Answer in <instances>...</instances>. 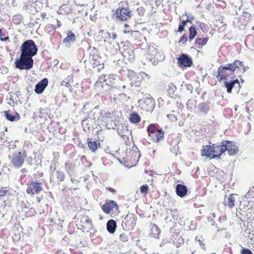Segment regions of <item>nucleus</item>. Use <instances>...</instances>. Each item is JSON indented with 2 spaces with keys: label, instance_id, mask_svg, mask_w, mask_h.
Wrapping results in <instances>:
<instances>
[{
  "label": "nucleus",
  "instance_id": "17",
  "mask_svg": "<svg viewBox=\"0 0 254 254\" xmlns=\"http://www.w3.org/2000/svg\"><path fill=\"white\" fill-rule=\"evenodd\" d=\"M217 72L218 73L216 75V77L219 82L223 79H227L229 75L233 74L229 70L226 69L225 67L223 65H220L218 67Z\"/></svg>",
  "mask_w": 254,
  "mask_h": 254
},
{
  "label": "nucleus",
  "instance_id": "49",
  "mask_svg": "<svg viewBox=\"0 0 254 254\" xmlns=\"http://www.w3.org/2000/svg\"><path fill=\"white\" fill-rule=\"evenodd\" d=\"M136 11L139 15L142 16L144 14L145 8L143 6H140L137 8Z\"/></svg>",
  "mask_w": 254,
  "mask_h": 254
},
{
  "label": "nucleus",
  "instance_id": "38",
  "mask_svg": "<svg viewBox=\"0 0 254 254\" xmlns=\"http://www.w3.org/2000/svg\"><path fill=\"white\" fill-rule=\"evenodd\" d=\"M189 40L191 41L197 34V31L194 26H191L189 28Z\"/></svg>",
  "mask_w": 254,
  "mask_h": 254
},
{
  "label": "nucleus",
  "instance_id": "60",
  "mask_svg": "<svg viewBox=\"0 0 254 254\" xmlns=\"http://www.w3.org/2000/svg\"><path fill=\"white\" fill-rule=\"evenodd\" d=\"M187 89L190 91V93L192 92L193 86L191 84H188L186 86Z\"/></svg>",
  "mask_w": 254,
  "mask_h": 254
},
{
  "label": "nucleus",
  "instance_id": "47",
  "mask_svg": "<svg viewBox=\"0 0 254 254\" xmlns=\"http://www.w3.org/2000/svg\"><path fill=\"white\" fill-rule=\"evenodd\" d=\"M120 239L123 242H126L128 239V235L126 233H122L120 236Z\"/></svg>",
  "mask_w": 254,
  "mask_h": 254
},
{
  "label": "nucleus",
  "instance_id": "18",
  "mask_svg": "<svg viewBox=\"0 0 254 254\" xmlns=\"http://www.w3.org/2000/svg\"><path fill=\"white\" fill-rule=\"evenodd\" d=\"M103 211L107 213L110 214L111 211L116 212L118 209V206L116 201L113 200H110L108 202L103 205L102 207Z\"/></svg>",
  "mask_w": 254,
  "mask_h": 254
},
{
  "label": "nucleus",
  "instance_id": "7",
  "mask_svg": "<svg viewBox=\"0 0 254 254\" xmlns=\"http://www.w3.org/2000/svg\"><path fill=\"white\" fill-rule=\"evenodd\" d=\"M140 108L145 112H151L154 110L155 104L152 97H144L138 101Z\"/></svg>",
  "mask_w": 254,
  "mask_h": 254
},
{
  "label": "nucleus",
  "instance_id": "63",
  "mask_svg": "<svg viewBox=\"0 0 254 254\" xmlns=\"http://www.w3.org/2000/svg\"><path fill=\"white\" fill-rule=\"evenodd\" d=\"M167 117L170 120H174L176 119V118L174 115H168Z\"/></svg>",
  "mask_w": 254,
  "mask_h": 254
},
{
  "label": "nucleus",
  "instance_id": "27",
  "mask_svg": "<svg viewBox=\"0 0 254 254\" xmlns=\"http://www.w3.org/2000/svg\"><path fill=\"white\" fill-rule=\"evenodd\" d=\"M76 40L75 34L71 31H68L67 36L64 39L63 43H64L67 47H70V43H74Z\"/></svg>",
  "mask_w": 254,
  "mask_h": 254
},
{
  "label": "nucleus",
  "instance_id": "24",
  "mask_svg": "<svg viewBox=\"0 0 254 254\" xmlns=\"http://www.w3.org/2000/svg\"><path fill=\"white\" fill-rule=\"evenodd\" d=\"M188 192V188L184 185L178 184L176 187V192L178 196L184 197Z\"/></svg>",
  "mask_w": 254,
  "mask_h": 254
},
{
  "label": "nucleus",
  "instance_id": "36",
  "mask_svg": "<svg viewBox=\"0 0 254 254\" xmlns=\"http://www.w3.org/2000/svg\"><path fill=\"white\" fill-rule=\"evenodd\" d=\"M207 41H208L207 38H197L195 39V44L197 48H200V47L206 45Z\"/></svg>",
  "mask_w": 254,
  "mask_h": 254
},
{
  "label": "nucleus",
  "instance_id": "64",
  "mask_svg": "<svg viewBox=\"0 0 254 254\" xmlns=\"http://www.w3.org/2000/svg\"><path fill=\"white\" fill-rule=\"evenodd\" d=\"M241 67H243V72H245L249 68V66L244 65L243 64V65L241 66Z\"/></svg>",
  "mask_w": 254,
  "mask_h": 254
},
{
  "label": "nucleus",
  "instance_id": "32",
  "mask_svg": "<svg viewBox=\"0 0 254 254\" xmlns=\"http://www.w3.org/2000/svg\"><path fill=\"white\" fill-rule=\"evenodd\" d=\"M65 170L66 173L70 176L74 174V165L71 163L67 162L65 163Z\"/></svg>",
  "mask_w": 254,
  "mask_h": 254
},
{
  "label": "nucleus",
  "instance_id": "3",
  "mask_svg": "<svg viewBox=\"0 0 254 254\" xmlns=\"http://www.w3.org/2000/svg\"><path fill=\"white\" fill-rule=\"evenodd\" d=\"M21 54L33 57L37 54L38 48L32 40L24 41L20 47Z\"/></svg>",
  "mask_w": 254,
  "mask_h": 254
},
{
  "label": "nucleus",
  "instance_id": "25",
  "mask_svg": "<svg viewBox=\"0 0 254 254\" xmlns=\"http://www.w3.org/2000/svg\"><path fill=\"white\" fill-rule=\"evenodd\" d=\"M109 77L107 76H101L99 77L97 81L95 83V86L97 88H102L105 86V85L110 84Z\"/></svg>",
  "mask_w": 254,
  "mask_h": 254
},
{
  "label": "nucleus",
  "instance_id": "46",
  "mask_svg": "<svg viewBox=\"0 0 254 254\" xmlns=\"http://www.w3.org/2000/svg\"><path fill=\"white\" fill-rule=\"evenodd\" d=\"M245 198L247 199L252 198L253 200H252V201H254V187L249 190L245 195Z\"/></svg>",
  "mask_w": 254,
  "mask_h": 254
},
{
  "label": "nucleus",
  "instance_id": "13",
  "mask_svg": "<svg viewBox=\"0 0 254 254\" xmlns=\"http://www.w3.org/2000/svg\"><path fill=\"white\" fill-rule=\"evenodd\" d=\"M176 59L178 64L181 67H190L193 64L191 58L186 54H182Z\"/></svg>",
  "mask_w": 254,
  "mask_h": 254
},
{
  "label": "nucleus",
  "instance_id": "21",
  "mask_svg": "<svg viewBox=\"0 0 254 254\" xmlns=\"http://www.w3.org/2000/svg\"><path fill=\"white\" fill-rule=\"evenodd\" d=\"M48 80L44 78L37 83L35 86L34 91L38 94H41L44 91L46 87L48 86Z\"/></svg>",
  "mask_w": 254,
  "mask_h": 254
},
{
  "label": "nucleus",
  "instance_id": "23",
  "mask_svg": "<svg viewBox=\"0 0 254 254\" xmlns=\"http://www.w3.org/2000/svg\"><path fill=\"white\" fill-rule=\"evenodd\" d=\"M210 104L209 102L200 103L197 106L198 112L203 115H207L210 109Z\"/></svg>",
  "mask_w": 254,
  "mask_h": 254
},
{
  "label": "nucleus",
  "instance_id": "10",
  "mask_svg": "<svg viewBox=\"0 0 254 254\" xmlns=\"http://www.w3.org/2000/svg\"><path fill=\"white\" fill-rule=\"evenodd\" d=\"M136 217L133 213L128 214L122 222V226L126 231L132 230L136 224Z\"/></svg>",
  "mask_w": 254,
  "mask_h": 254
},
{
  "label": "nucleus",
  "instance_id": "16",
  "mask_svg": "<svg viewBox=\"0 0 254 254\" xmlns=\"http://www.w3.org/2000/svg\"><path fill=\"white\" fill-rule=\"evenodd\" d=\"M116 15L121 20L125 21L127 20V18H130L132 15V12L126 8H117L116 11Z\"/></svg>",
  "mask_w": 254,
  "mask_h": 254
},
{
  "label": "nucleus",
  "instance_id": "6",
  "mask_svg": "<svg viewBox=\"0 0 254 254\" xmlns=\"http://www.w3.org/2000/svg\"><path fill=\"white\" fill-rule=\"evenodd\" d=\"M26 157L27 155L25 151L14 152L11 156H8V158L10 160V163L17 169L22 166Z\"/></svg>",
  "mask_w": 254,
  "mask_h": 254
},
{
  "label": "nucleus",
  "instance_id": "48",
  "mask_svg": "<svg viewBox=\"0 0 254 254\" xmlns=\"http://www.w3.org/2000/svg\"><path fill=\"white\" fill-rule=\"evenodd\" d=\"M140 192L142 193H147L148 191V186L147 185H143L140 187Z\"/></svg>",
  "mask_w": 254,
  "mask_h": 254
},
{
  "label": "nucleus",
  "instance_id": "44",
  "mask_svg": "<svg viewBox=\"0 0 254 254\" xmlns=\"http://www.w3.org/2000/svg\"><path fill=\"white\" fill-rule=\"evenodd\" d=\"M196 103L197 101L196 100L189 99L187 103V106L188 109L192 110L196 107Z\"/></svg>",
  "mask_w": 254,
  "mask_h": 254
},
{
  "label": "nucleus",
  "instance_id": "33",
  "mask_svg": "<svg viewBox=\"0 0 254 254\" xmlns=\"http://www.w3.org/2000/svg\"><path fill=\"white\" fill-rule=\"evenodd\" d=\"M141 118L136 112H133L130 115L129 121L133 124H137L140 122Z\"/></svg>",
  "mask_w": 254,
  "mask_h": 254
},
{
  "label": "nucleus",
  "instance_id": "50",
  "mask_svg": "<svg viewBox=\"0 0 254 254\" xmlns=\"http://www.w3.org/2000/svg\"><path fill=\"white\" fill-rule=\"evenodd\" d=\"M171 215L174 219H178L179 213L177 209L172 210L171 211Z\"/></svg>",
  "mask_w": 254,
  "mask_h": 254
},
{
  "label": "nucleus",
  "instance_id": "55",
  "mask_svg": "<svg viewBox=\"0 0 254 254\" xmlns=\"http://www.w3.org/2000/svg\"><path fill=\"white\" fill-rule=\"evenodd\" d=\"M188 40V37L186 34L183 35L180 38V39L179 41V43H180L181 42H183L184 43H186Z\"/></svg>",
  "mask_w": 254,
  "mask_h": 254
},
{
  "label": "nucleus",
  "instance_id": "40",
  "mask_svg": "<svg viewBox=\"0 0 254 254\" xmlns=\"http://www.w3.org/2000/svg\"><path fill=\"white\" fill-rule=\"evenodd\" d=\"M235 197L233 194L229 195L227 198V201L225 200V202L227 203L229 208H232L235 205Z\"/></svg>",
  "mask_w": 254,
  "mask_h": 254
},
{
  "label": "nucleus",
  "instance_id": "51",
  "mask_svg": "<svg viewBox=\"0 0 254 254\" xmlns=\"http://www.w3.org/2000/svg\"><path fill=\"white\" fill-rule=\"evenodd\" d=\"M186 15L187 17V19L186 20L187 22H190V24H192V21L194 19V17L191 15L188 14L186 13Z\"/></svg>",
  "mask_w": 254,
  "mask_h": 254
},
{
  "label": "nucleus",
  "instance_id": "29",
  "mask_svg": "<svg viewBox=\"0 0 254 254\" xmlns=\"http://www.w3.org/2000/svg\"><path fill=\"white\" fill-rule=\"evenodd\" d=\"M117 228V223L113 219L109 220L107 223V229L110 234H113Z\"/></svg>",
  "mask_w": 254,
  "mask_h": 254
},
{
  "label": "nucleus",
  "instance_id": "39",
  "mask_svg": "<svg viewBox=\"0 0 254 254\" xmlns=\"http://www.w3.org/2000/svg\"><path fill=\"white\" fill-rule=\"evenodd\" d=\"M91 121V120L86 119L82 121V126L84 131L85 132L89 131L90 130V126L89 125V122Z\"/></svg>",
  "mask_w": 254,
  "mask_h": 254
},
{
  "label": "nucleus",
  "instance_id": "53",
  "mask_svg": "<svg viewBox=\"0 0 254 254\" xmlns=\"http://www.w3.org/2000/svg\"><path fill=\"white\" fill-rule=\"evenodd\" d=\"M4 34L2 33V30L0 28V40L1 41H6L9 39V37L8 36H5V37H1V36H4Z\"/></svg>",
  "mask_w": 254,
  "mask_h": 254
},
{
  "label": "nucleus",
  "instance_id": "42",
  "mask_svg": "<svg viewBox=\"0 0 254 254\" xmlns=\"http://www.w3.org/2000/svg\"><path fill=\"white\" fill-rule=\"evenodd\" d=\"M121 127L122 128V129L123 130H124V132L122 133L120 131V125L119 126L118 128H117V131L122 137H124L127 136L126 133H128L129 131L128 130V129H127V126H124L123 125H122Z\"/></svg>",
  "mask_w": 254,
  "mask_h": 254
},
{
  "label": "nucleus",
  "instance_id": "9",
  "mask_svg": "<svg viewBox=\"0 0 254 254\" xmlns=\"http://www.w3.org/2000/svg\"><path fill=\"white\" fill-rule=\"evenodd\" d=\"M101 117V124L106 126L108 129H114L117 125V121L115 120L113 114L107 113Z\"/></svg>",
  "mask_w": 254,
  "mask_h": 254
},
{
  "label": "nucleus",
  "instance_id": "57",
  "mask_svg": "<svg viewBox=\"0 0 254 254\" xmlns=\"http://www.w3.org/2000/svg\"><path fill=\"white\" fill-rule=\"evenodd\" d=\"M61 85L65 87H68V86H70L69 84L68 80L67 79H64V80H63L61 83Z\"/></svg>",
  "mask_w": 254,
  "mask_h": 254
},
{
  "label": "nucleus",
  "instance_id": "2",
  "mask_svg": "<svg viewBox=\"0 0 254 254\" xmlns=\"http://www.w3.org/2000/svg\"><path fill=\"white\" fill-rule=\"evenodd\" d=\"M223 146V141L221 142L220 144L209 143L208 145L203 146L201 155L211 159H219L221 155L224 152Z\"/></svg>",
  "mask_w": 254,
  "mask_h": 254
},
{
  "label": "nucleus",
  "instance_id": "54",
  "mask_svg": "<svg viewBox=\"0 0 254 254\" xmlns=\"http://www.w3.org/2000/svg\"><path fill=\"white\" fill-rule=\"evenodd\" d=\"M196 227H197L196 223L194 221H191L190 222L189 228H190V229L191 230H195L196 228Z\"/></svg>",
  "mask_w": 254,
  "mask_h": 254
},
{
  "label": "nucleus",
  "instance_id": "58",
  "mask_svg": "<svg viewBox=\"0 0 254 254\" xmlns=\"http://www.w3.org/2000/svg\"><path fill=\"white\" fill-rule=\"evenodd\" d=\"M99 34H102L103 33H105V37L106 38H111V34L109 32H105V31L103 30H100L99 32Z\"/></svg>",
  "mask_w": 254,
  "mask_h": 254
},
{
  "label": "nucleus",
  "instance_id": "12",
  "mask_svg": "<svg viewBox=\"0 0 254 254\" xmlns=\"http://www.w3.org/2000/svg\"><path fill=\"white\" fill-rule=\"evenodd\" d=\"M223 144L224 152L228 151V153L229 155H235L238 153V147L233 141L223 140Z\"/></svg>",
  "mask_w": 254,
  "mask_h": 254
},
{
  "label": "nucleus",
  "instance_id": "26",
  "mask_svg": "<svg viewBox=\"0 0 254 254\" xmlns=\"http://www.w3.org/2000/svg\"><path fill=\"white\" fill-rule=\"evenodd\" d=\"M5 118L9 121L14 122L18 121L20 119V115L17 112H14V114L11 113L9 110L4 111V112Z\"/></svg>",
  "mask_w": 254,
  "mask_h": 254
},
{
  "label": "nucleus",
  "instance_id": "1",
  "mask_svg": "<svg viewBox=\"0 0 254 254\" xmlns=\"http://www.w3.org/2000/svg\"><path fill=\"white\" fill-rule=\"evenodd\" d=\"M138 150L127 149L121 153V157L118 160L121 163H124L129 168L135 166L140 157Z\"/></svg>",
  "mask_w": 254,
  "mask_h": 254
},
{
  "label": "nucleus",
  "instance_id": "61",
  "mask_svg": "<svg viewBox=\"0 0 254 254\" xmlns=\"http://www.w3.org/2000/svg\"><path fill=\"white\" fill-rule=\"evenodd\" d=\"M178 146H175L173 148L172 147L170 148V151L174 154L177 153V151L178 150Z\"/></svg>",
  "mask_w": 254,
  "mask_h": 254
},
{
  "label": "nucleus",
  "instance_id": "5",
  "mask_svg": "<svg viewBox=\"0 0 254 254\" xmlns=\"http://www.w3.org/2000/svg\"><path fill=\"white\" fill-rule=\"evenodd\" d=\"M15 66L19 69H30L33 66L32 57L20 54V58L15 62Z\"/></svg>",
  "mask_w": 254,
  "mask_h": 254
},
{
  "label": "nucleus",
  "instance_id": "19",
  "mask_svg": "<svg viewBox=\"0 0 254 254\" xmlns=\"http://www.w3.org/2000/svg\"><path fill=\"white\" fill-rule=\"evenodd\" d=\"M223 65H224L226 69H228V70H229L231 72L234 74L235 70H240L241 66L243 65V62L239 60H235L232 63L223 64Z\"/></svg>",
  "mask_w": 254,
  "mask_h": 254
},
{
  "label": "nucleus",
  "instance_id": "28",
  "mask_svg": "<svg viewBox=\"0 0 254 254\" xmlns=\"http://www.w3.org/2000/svg\"><path fill=\"white\" fill-rule=\"evenodd\" d=\"M164 132L161 129L156 132L148 134L149 137L155 142H159L164 137Z\"/></svg>",
  "mask_w": 254,
  "mask_h": 254
},
{
  "label": "nucleus",
  "instance_id": "56",
  "mask_svg": "<svg viewBox=\"0 0 254 254\" xmlns=\"http://www.w3.org/2000/svg\"><path fill=\"white\" fill-rule=\"evenodd\" d=\"M241 254H253L252 252L249 249H243L241 250Z\"/></svg>",
  "mask_w": 254,
  "mask_h": 254
},
{
  "label": "nucleus",
  "instance_id": "34",
  "mask_svg": "<svg viewBox=\"0 0 254 254\" xmlns=\"http://www.w3.org/2000/svg\"><path fill=\"white\" fill-rule=\"evenodd\" d=\"M160 233V230L159 227L155 224L152 225L151 228V234L152 236L154 238H158Z\"/></svg>",
  "mask_w": 254,
  "mask_h": 254
},
{
  "label": "nucleus",
  "instance_id": "8",
  "mask_svg": "<svg viewBox=\"0 0 254 254\" xmlns=\"http://www.w3.org/2000/svg\"><path fill=\"white\" fill-rule=\"evenodd\" d=\"M148 58L149 59L153 65H156L159 62L165 60V56L154 47H149L148 49Z\"/></svg>",
  "mask_w": 254,
  "mask_h": 254
},
{
  "label": "nucleus",
  "instance_id": "14",
  "mask_svg": "<svg viewBox=\"0 0 254 254\" xmlns=\"http://www.w3.org/2000/svg\"><path fill=\"white\" fill-rule=\"evenodd\" d=\"M26 192L30 195L39 193L42 190V187L39 181L36 180L31 182V184H28Z\"/></svg>",
  "mask_w": 254,
  "mask_h": 254
},
{
  "label": "nucleus",
  "instance_id": "59",
  "mask_svg": "<svg viewBox=\"0 0 254 254\" xmlns=\"http://www.w3.org/2000/svg\"><path fill=\"white\" fill-rule=\"evenodd\" d=\"M21 21V19L19 18V17L17 16H15L13 18V22L14 23L16 24H20Z\"/></svg>",
  "mask_w": 254,
  "mask_h": 254
},
{
  "label": "nucleus",
  "instance_id": "52",
  "mask_svg": "<svg viewBox=\"0 0 254 254\" xmlns=\"http://www.w3.org/2000/svg\"><path fill=\"white\" fill-rule=\"evenodd\" d=\"M6 188H0V197L4 196L6 195L8 191Z\"/></svg>",
  "mask_w": 254,
  "mask_h": 254
},
{
  "label": "nucleus",
  "instance_id": "31",
  "mask_svg": "<svg viewBox=\"0 0 254 254\" xmlns=\"http://www.w3.org/2000/svg\"><path fill=\"white\" fill-rule=\"evenodd\" d=\"M89 51L90 59H91L92 62L100 57L95 47H90Z\"/></svg>",
  "mask_w": 254,
  "mask_h": 254
},
{
  "label": "nucleus",
  "instance_id": "4",
  "mask_svg": "<svg viewBox=\"0 0 254 254\" xmlns=\"http://www.w3.org/2000/svg\"><path fill=\"white\" fill-rule=\"evenodd\" d=\"M122 44H123L122 48L117 43H116V45H114V47L116 50L118 49L121 50V53L124 58L127 59L130 62H132L134 59L133 47L129 43L126 44L122 43Z\"/></svg>",
  "mask_w": 254,
  "mask_h": 254
},
{
  "label": "nucleus",
  "instance_id": "15",
  "mask_svg": "<svg viewBox=\"0 0 254 254\" xmlns=\"http://www.w3.org/2000/svg\"><path fill=\"white\" fill-rule=\"evenodd\" d=\"M127 75L129 78L131 86L139 87L140 85L142 78L138 76L135 72L132 70H128Z\"/></svg>",
  "mask_w": 254,
  "mask_h": 254
},
{
  "label": "nucleus",
  "instance_id": "30",
  "mask_svg": "<svg viewBox=\"0 0 254 254\" xmlns=\"http://www.w3.org/2000/svg\"><path fill=\"white\" fill-rule=\"evenodd\" d=\"M20 93L19 91H16L15 92L12 93L10 96V101H12L13 103L17 104L19 103L21 104V98L20 97Z\"/></svg>",
  "mask_w": 254,
  "mask_h": 254
},
{
  "label": "nucleus",
  "instance_id": "22",
  "mask_svg": "<svg viewBox=\"0 0 254 254\" xmlns=\"http://www.w3.org/2000/svg\"><path fill=\"white\" fill-rule=\"evenodd\" d=\"M235 76L234 75L233 77H231L232 80L230 81H224V85L225 87L227 88V92L229 93H231L232 92V89L236 85H237L238 86H240V82L238 79H235Z\"/></svg>",
  "mask_w": 254,
  "mask_h": 254
},
{
  "label": "nucleus",
  "instance_id": "20",
  "mask_svg": "<svg viewBox=\"0 0 254 254\" xmlns=\"http://www.w3.org/2000/svg\"><path fill=\"white\" fill-rule=\"evenodd\" d=\"M51 180H56L58 182H62L64 180V173L57 169H54L51 175Z\"/></svg>",
  "mask_w": 254,
  "mask_h": 254
},
{
  "label": "nucleus",
  "instance_id": "41",
  "mask_svg": "<svg viewBox=\"0 0 254 254\" xmlns=\"http://www.w3.org/2000/svg\"><path fill=\"white\" fill-rule=\"evenodd\" d=\"M88 145L90 149L92 152H95L96 150L97 149L98 145H100V144L98 143L95 141L91 140L90 141H88Z\"/></svg>",
  "mask_w": 254,
  "mask_h": 254
},
{
  "label": "nucleus",
  "instance_id": "43",
  "mask_svg": "<svg viewBox=\"0 0 254 254\" xmlns=\"http://www.w3.org/2000/svg\"><path fill=\"white\" fill-rule=\"evenodd\" d=\"M160 129L157 128L156 127L154 124H150L148 126L147 128V131L148 134H150L152 133H155L156 132H158Z\"/></svg>",
  "mask_w": 254,
  "mask_h": 254
},
{
  "label": "nucleus",
  "instance_id": "37",
  "mask_svg": "<svg viewBox=\"0 0 254 254\" xmlns=\"http://www.w3.org/2000/svg\"><path fill=\"white\" fill-rule=\"evenodd\" d=\"M113 82L111 81H110V84L108 85H105V86L103 87L102 88H99L98 90L103 93H108L109 91H111L113 88Z\"/></svg>",
  "mask_w": 254,
  "mask_h": 254
},
{
  "label": "nucleus",
  "instance_id": "62",
  "mask_svg": "<svg viewBox=\"0 0 254 254\" xmlns=\"http://www.w3.org/2000/svg\"><path fill=\"white\" fill-rule=\"evenodd\" d=\"M184 26H183V25H181V24H179V27H178V32H182L184 30Z\"/></svg>",
  "mask_w": 254,
  "mask_h": 254
},
{
  "label": "nucleus",
  "instance_id": "45",
  "mask_svg": "<svg viewBox=\"0 0 254 254\" xmlns=\"http://www.w3.org/2000/svg\"><path fill=\"white\" fill-rule=\"evenodd\" d=\"M57 27L53 24H48L45 27V30L49 33H54Z\"/></svg>",
  "mask_w": 254,
  "mask_h": 254
},
{
  "label": "nucleus",
  "instance_id": "35",
  "mask_svg": "<svg viewBox=\"0 0 254 254\" xmlns=\"http://www.w3.org/2000/svg\"><path fill=\"white\" fill-rule=\"evenodd\" d=\"M92 64L94 68L97 67V70H101L104 67V64L101 57L99 58L96 60L94 61Z\"/></svg>",
  "mask_w": 254,
  "mask_h": 254
},
{
  "label": "nucleus",
  "instance_id": "11",
  "mask_svg": "<svg viewBox=\"0 0 254 254\" xmlns=\"http://www.w3.org/2000/svg\"><path fill=\"white\" fill-rule=\"evenodd\" d=\"M79 225L80 227V229L83 232H88L89 230H92L93 227L91 220L86 215L80 216Z\"/></svg>",
  "mask_w": 254,
  "mask_h": 254
}]
</instances>
